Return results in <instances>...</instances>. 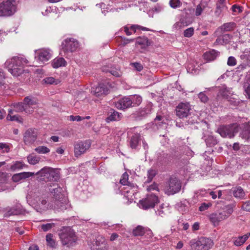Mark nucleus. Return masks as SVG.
<instances>
[{
  "mask_svg": "<svg viewBox=\"0 0 250 250\" xmlns=\"http://www.w3.org/2000/svg\"><path fill=\"white\" fill-rule=\"evenodd\" d=\"M12 112L13 111L12 109H9L8 110V114L6 117L7 120L11 121H16L19 123H23V118L19 115H11Z\"/></svg>",
  "mask_w": 250,
  "mask_h": 250,
  "instance_id": "nucleus-33",
  "label": "nucleus"
},
{
  "mask_svg": "<svg viewBox=\"0 0 250 250\" xmlns=\"http://www.w3.org/2000/svg\"><path fill=\"white\" fill-rule=\"evenodd\" d=\"M136 43L142 46L143 48L150 45L151 42L147 38L145 37H139L136 39Z\"/></svg>",
  "mask_w": 250,
  "mask_h": 250,
  "instance_id": "nucleus-35",
  "label": "nucleus"
},
{
  "mask_svg": "<svg viewBox=\"0 0 250 250\" xmlns=\"http://www.w3.org/2000/svg\"><path fill=\"white\" fill-rule=\"evenodd\" d=\"M212 206V204L210 202L208 203H202L201 206L199 208V210L200 211H203L208 209L210 207Z\"/></svg>",
  "mask_w": 250,
  "mask_h": 250,
  "instance_id": "nucleus-52",
  "label": "nucleus"
},
{
  "mask_svg": "<svg viewBox=\"0 0 250 250\" xmlns=\"http://www.w3.org/2000/svg\"><path fill=\"white\" fill-rule=\"evenodd\" d=\"M141 140V136L139 133H134L129 140V145L132 149L137 148Z\"/></svg>",
  "mask_w": 250,
  "mask_h": 250,
  "instance_id": "nucleus-24",
  "label": "nucleus"
},
{
  "mask_svg": "<svg viewBox=\"0 0 250 250\" xmlns=\"http://www.w3.org/2000/svg\"><path fill=\"white\" fill-rule=\"evenodd\" d=\"M44 83L47 84H53L55 82V79L53 77H47L43 79Z\"/></svg>",
  "mask_w": 250,
  "mask_h": 250,
  "instance_id": "nucleus-63",
  "label": "nucleus"
},
{
  "mask_svg": "<svg viewBox=\"0 0 250 250\" xmlns=\"http://www.w3.org/2000/svg\"><path fill=\"white\" fill-rule=\"evenodd\" d=\"M201 238H199L198 239H192L189 241V245L192 249L194 250H201Z\"/></svg>",
  "mask_w": 250,
  "mask_h": 250,
  "instance_id": "nucleus-36",
  "label": "nucleus"
},
{
  "mask_svg": "<svg viewBox=\"0 0 250 250\" xmlns=\"http://www.w3.org/2000/svg\"><path fill=\"white\" fill-rule=\"evenodd\" d=\"M204 8L205 6L204 5H202L201 4H198L195 10V15L196 16H199L201 15L204 9Z\"/></svg>",
  "mask_w": 250,
  "mask_h": 250,
  "instance_id": "nucleus-53",
  "label": "nucleus"
},
{
  "mask_svg": "<svg viewBox=\"0 0 250 250\" xmlns=\"http://www.w3.org/2000/svg\"><path fill=\"white\" fill-rule=\"evenodd\" d=\"M132 234L135 236H143L145 234V228L138 226L133 230Z\"/></svg>",
  "mask_w": 250,
  "mask_h": 250,
  "instance_id": "nucleus-42",
  "label": "nucleus"
},
{
  "mask_svg": "<svg viewBox=\"0 0 250 250\" xmlns=\"http://www.w3.org/2000/svg\"><path fill=\"white\" fill-rule=\"evenodd\" d=\"M128 175L126 172H125L122 175L120 181V183L122 185L126 186L125 188H124V192L127 193L130 192V190H132L133 188H134L137 187V185L135 184L128 182Z\"/></svg>",
  "mask_w": 250,
  "mask_h": 250,
  "instance_id": "nucleus-19",
  "label": "nucleus"
},
{
  "mask_svg": "<svg viewBox=\"0 0 250 250\" xmlns=\"http://www.w3.org/2000/svg\"><path fill=\"white\" fill-rule=\"evenodd\" d=\"M242 209L245 211L250 212V200L243 202Z\"/></svg>",
  "mask_w": 250,
  "mask_h": 250,
  "instance_id": "nucleus-57",
  "label": "nucleus"
},
{
  "mask_svg": "<svg viewBox=\"0 0 250 250\" xmlns=\"http://www.w3.org/2000/svg\"><path fill=\"white\" fill-rule=\"evenodd\" d=\"M25 167H27V166L22 161H17L14 162L13 164L11 166L10 169L11 171H14L21 170Z\"/></svg>",
  "mask_w": 250,
  "mask_h": 250,
  "instance_id": "nucleus-37",
  "label": "nucleus"
},
{
  "mask_svg": "<svg viewBox=\"0 0 250 250\" xmlns=\"http://www.w3.org/2000/svg\"><path fill=\"white\" fill-rule=\"evenodd\" d=\"M33 173L30 172H21L13 175L12 177V179L14 182H18L22 179H26L27 178L33 176Z\"/></svg>",
  "mask_w": 250,
  "mask_h": 250,
  "instance_id": "nucleus-26",
  "label": "nucleus"
},
{
  "mask_svg": "<svg viewBox=\"0 0 250 250\" xmlns=\"http://www.w3.org/2000/svg\"><path fill=\"white\" fill-rule=\"evenodd\" d=\"M54 226H55V224L51 223H47L46 224H42L41 226V228L44 231H47L50 230L51 229H52Z\"/></svg>",
  "mask_w": 250,
  "mask_h": 250,
  "instance_id": "nucleus-49",
  "label": "nucleus"
},
{
  "mask_svg": "<svg viewBox=\"0 0 250 250\" xmlns=\"http://www.w3.org/2000/svg\"><path fill=\"white\" fill-rule=\"evenodd\" d=\"M158 202V198L154 194H150L147 195L146 198L140 201V204L143 209H147L154 207Z\"/></svg>",
  "mask_w": 250,
  "mask_h": 250,
  "instance_id": "nucleus-13",
  "label": "nucleus"
},
{
  "mask_svg": "<svg viewBox=\"0 0 250 250\" xmlns=\"http://www.w3.org/2000/svg\"><path fill=\"white\" fill-rule=\"evenodd\" d=\"M232 37V36L229 34H225L222 37L223 41L225 44L228 43L230 40L231 39Z\"/></svg>",
  "mask_w": 250,
  "mask_h": 250,
  "instance_id": "nucleus-54",
  "label": "nucleus"
},
{
  "mask_svg": "<svg viewBox=\"0 0 250 250\" xmlns=\"http://www.w3.org/2000/svg\"><path fill=\"white\" fill-rule=\"evenodd\" d=\"M91 146V142L89 140L78 142L75 145L74 153L76 157L80 156L85 153Z\"/></svg>",
  "mask_w": 250,
  "mask_h": 250,
  "instance_id": "nucleus-15",
  "label": "nucleus"
},
{
  "mask_svg": "<svg viewBox=\"0 0 250 250\" xmlns=\"http://www.w3.org/2000/svg\"><path fill=\"white\" fill-rule=\"evenodd\" d=\"M181 185L178 179L174 176H171L165 184L164 191L168 195H173L180 191Z\"/></svg>",
  "mask_w": 250,
  "mask_h": 250,
  "instance_id": "nucleus-7",
  "label": "nucleus"
},
{
  "mask_svg": "<svg viewBox=\"0 0 250 250\" xmlns=\"http://www.w3.org/2000/svg\"><path fill=\"white\" fill-rule=\"evenodd\" d=\"M54 188H50L49 191L53 196L47 204V201L45 199H42L41 204L43 210L47 209H60L63 210L67 208V199L62 193V188L57 185H54Z\"/></svg>",
  "mask_w": 250,
  "mask_h": 250,
  "instance_id": "nucleus-1",
  "label": "nucleus"
},
{
  "mask_svg": "<svg viewBox=\"0 0 250 250\" xmlns=\"http://www.w3.org/2000/svg\"><path fill=\"white\" fill-rule=\"evenodd\" d=\"M206 143L207 145L209 146H212L217 143V141L216 139L214 138L212 136H209L207 139H206Z\"/></svg>",
  "mask_w": 250,
  "mask_h": 250,
  "instance_id": "nucleus-46",
  "label": "nucleus"
},
{
  "mask_svg": "<svg viewBox=\"0 0 250 250\" xmlns=\"http://www.w3.org/2000/svg\"><path fill=\"white\" fill-rule=\"evenodd\" d=\"M194 29L193 27H189L186 29L184 32V36L187 38L191 37L194 34Z\"/></svg>",
  "mask_w": 250,
  "mask_h": 250,
  "instance_id": "nucleus-47",
  "label": "nucleus"
},
{
  "mask_svg": "<svg viewBox=\"0 0 250 250\" xmlns=\"http://www.w3.org/2000/svg\"><path fill=\"white\" fill-rule=\"evenodd\" d=\"M157 162L161 165L166 166L172 163L170 154L160 152L158 154Z\"/></svg>",
  "mask_w": 250,
  "mask_h": 250,
  "instance_id": "nucleus-21",
  "label": "nucleus"
},
{
  "mask_svg": "<svg viewBox=\"0 0 250 250\" xmlns=\"http://www.w3.org/2000/svg\"><path fill=\"white\" fill-rule=\"evenodd\" d=\"M0 149H4L3 151L8 152L9 151V147L7 144L5 143H0Z\"/></svg>",
  "mask_w": 250,
  "mask_h": 250,
  "instance_id": "nucleus-60",
  "label": "nucleus"
},
{
  "mask_svg": "<svg viewBox=\"0 0 250 250\" xmlns=\"http://www.w3.org/2000/svg\"><path fill=\"white\" fill-rule=\"evenodd\" d=\"M201 238V250H208L212 248L214 244L211 239L204 237Z\"/></svg>",
  "mask_w": 250,
  "mask_h": 250,
  "instance_id": "nucleus-27",
  "label": "nucleus"
},
{
  "mask_svg": "<svg viewBox=\"0 0 250 250\" xmlns=\"http://www.w3.org/2000/svg\"><path fill=\"white\" fill-rule=\"evenodd\" d=\"M156 175V171L153 169H150L147 171V179L146 182H150L154 177Z\"/></svg>",
  "mask_w": 250,
  "mask_h": 250,
  "instance_id": "nucleus-45",
  "label": "nucleus"
},
{
  "mask_svg": "<svg viewBox=\"0 0 250 250\" xmlns=\"http://www.w3.org/2000/svg\"><path fill=\"white\" fill-rule=\"evenodd\" d=\"M169 154L172 163L181 166L186 163V160L182 158L183 156L182 152L178 148L172 149Z\"/></svg>",
  "mask_w": 250,
  "mask_h": 250,
  "instance_id": "nucleus-14",
  "label": "nucleus"
},
{
  "mask_svg": "<svg viewBox=\"0 0 250 250\" xmlns=\"http://www.w3.org/2000/svg\"><path fill=\"white\" fill-rule=\"evenodd\" d=\"M242 8L240 6L234 4L231 7V10L234 12L241 13L242 11Z\"/></svg>",
  "mask_w": 250,
  "mask_h": 250,
  "instance_id": "nucleus-59",
  "label": "nucleus"
},
{
  "mask_svg": "<svg viewBox=\"0 0 250 250\" xmlns=\"http://www.w3.org/2000/svg\"><path fill=\"white\" fill-rule=\"evenodd\" d=\"M28 63V61L22 57H15L11 60L7 61L4 65L8 71L14 76H20L24 71L23 65Z\"/></svg>",
  "mask_w": 250,
  "mask_h": 250,
  "instance_id": "nucleus-4",
  "label": "nucleus"
},
{
  "mask_svg": "<svg viewBox=\"0 0 250 250\" xmlns=\"http://www.w3.org/2000/svg\"><path fill=\"white\" fill-rule=\"evenodd\" d=\"M79 46L78 41L73 38H68L64 40L61 44V51L64 53L63 56L68 55L69 53L75 52Z\"/></svg>",
  "mask_w": 250,
  "mask_h": 250,
  "instance_id": "nucleus-6",
  "label": "nucleus"
},
{
  "mask_svg": "<svg viewBox=\"0 0 250 250\" xmlns=\"http://www.w3.org/2000/svg\"><path fill=\"white\" fill-rule=\"evenodd\" d=\"M14 0H6L0 3V17H9L16 12Z\"/></svg>",
  "mask_w": 250,
  "mask_h": 250,
  "instance_id": "nucleus-9",
  "label": "nucleus"
},
{
  "mask_svg": "<svg viewBox=\"0 0 250 250\" xmlns=\"http://www.w3.org/2000/svg\"><path fill=\"white\" fill-rule=\"evenodd\" d=\"M38 130L34 128L27 129L23 134V141L25 145H30L33 144L37 139Z\"/></svg>",
  "mask_w": 250,
  "mask_h": 250,
  "instance_id": "nucleus-12",
  "label": "nucleus"
},
{
  "mask_svg": "<svg viewBox=\"0 0 250 250\" xmlns=\"http://www.w3.org/2000/svg\"><path fill=\"white\" fill-rule=\"evenodd\" d=\"M235 27L236 23L235 22H230L225 23L216 30L214 34L215 36L219 37L225 32H230L233 31Z\"/></svg>",
  "mask_w": 250,
  "mask_h": 250,
  "instance_id": "nucleus-18",
  "label": "nucleus"
},
{
  "mask_svg": "<svg viewBox=\"0 0 250 250\" xmlns=\"http://www.w3.org/2000/svg\"><path fill=\"white\" fill-rule=\"evenodd\" d=\"M35 150L40 154H45L49 152L50 149L45 146H42L36 147Z\"/></svg>",
  "mask_w": 250,
  "mask_h": 250,
  "instance_id": "nucleus-43",
  "label": "nucleus"
},
{
  "mask_svg": "<svg viewBox=\"0 0 250 250\" xmlns=\"http://www.w3.org/2000/svg\"><path fill=\"white\" fill-rule=\"evenodd\" d=\"M108 90L106 84L100 83L97 86L91 88V93L96 97H102L107 94Z\"/></svg>",
  "mask_w": 250,
  "mask_h": 250,
  "instance_id": "nucleus-17",
  "label": "nucleus"
},
{
  "mask_svg": "<svg viewBox=\"0 0 250 250\" xmlns=\"http://www.w3.org/2000/svg\"><path fill=\"white\" fill-rule=\"evenodd\" d=\"M4 75L2 70L0 69V86L4 84Z\"/></svg>",
  "mask_w": 250,
  "mask_h": 250,
  "instance_id": "nucleus-64",
  "label": "nucleus"
},
{
  "mask_svg": "<svg viewBox=\"0 0 250 250\" xmlns=\"http://www.w3.org/2000/svg\"><path fill=\"white\" fill-rule=\"evenodd\" d=\"M231 191L233 196L236 198L240 200L245 199V192L241 187H233L231 189Z\"/></svg>",
  "mask_w": 250,
  "mask_h": 250,
  "instance_id": "nucleus-25",
  "label": "nucleus"
},
{
  "mask_svg": "<svg viewBox=\"0 0 250 250\" xmlns=\"http://www.w3.org/2000/svg\"><path fill=\"white\" fill-rule=\"evenodd\" d=\"M46 241L47 246L52 249L56 248L57 243L52 234L48 233L46 235Z\"/></svg>",
  "mask_w": 250,
  "mask_h": 250,
  "instance_id": "nucleus-31",
  "label": "nucleus"
},
{
  "mask_svg": "<svg viewBox=\"0 0 250 250\" xmlns=\"http://www.w3.org/2000/svg\"><path fill=\"white\" fill-rule=\"evenodd\" d=\"M240 136L243 139L248 140L250 139V124L244 125L243 128L240 133Z\"/></svg>",
  "mask_w": 250,
  "mask_h": 250,
  "instance_id": "nucleus-28",
  "label": "nucleus"
},
{
  "mask_svg": "<svg viewBox=\"0 0 250 250\" xmlns=\"http://www.w3.org/2000/svg\"><path fill=\"white\" fill-rule=\"evenodd\" d=\"M122 115L121 113L115 111L113 109H110L108 112V117L106 119L107 122L111 121H119L121 119Z\"/></svg>",
  "mask_w": 250,
  "mask_h": 250,
  "instance_id": "nucleus-23",
  "label": "nucleus"
},
{
  "mask_svg": "<svg viewBox=\"0 0 250 250\" xmlns=\"http://www.w3.org/2000/svg\"><path fill=\"white\" fill-rule=\"evenodd\" d=\"M129 96L124 97L117 102H115V105L118 109H125L131 107Z\"/></svg>",
  "mask_w": 250,
  "mask_h": 250,
  "instance_id": "nucleus-20",
  "label": "nucleus"
},
{
  "mask_svg": "<svg viewBox=\"0 0 250 250\" xmlns=\"http://www.w3.org/2000/svg\"><path fill=\"white\" fill-rule=\"evenodd\" d=\"M37 174L40 175L41 180L48 181H57L60 178L58 171L52 168L44 167L39 171Z\"/></svg>",
  "mask_w": 250,
  "mask_h": 250,
  "instance_id": "nucleus-8",
  "label": "nucleus"
},
{
  "mask_svg": "<svg viewBox=\"0 0 250 250\" xmlns=\"http://www.w3.org/2000/svg\"><path fill=\"white\" fill-rule=\"evenodd\" d=\"M236 203H233L225 205L218 211L212 213L209 215V219L211 223L216 226L219 223L228 218L233 213Z\"/></svg>",
  "mask_w": 250,
  "mask_h": 250,
  "instance_id": "nucleus-3",
  "label": "nucleus"
},
{
  "mask_svg": "<svg viewBox=\"0 0 250 250\" xmlns=\"http://www.w3.org/2000/svg\"><path fill=\"white\" fill-rule=\"evenodd\" d=\"M130 65L137 71H141L143 68V65L140 62H131Z\"/></svg>",
  "mask_w": 250,
  "mask_h": 250,
  "instance_id": "nucleus-51",
  "label": "nucleus"
},
{
  "mask_svg": "<svg viewBox=\"0 0 250 250\" xmlns=\"http://www.w3.org/2000/svg\"><path fill=\"white\" fill-rule=\"evenodd\" d=\"M227 64L229 66H233L236 64V60L233 57H229L228 60Z\"/></svg>",
  "mask_w": 250,
  "mask_h": 250,
  "instance_id": "nucleus-56",
  "label": "nucleus"
},
{
  "mask_svg": "<svg viewBox=\"0 0 250 250\" xmlns=\"http://www.w3.org/2000/svg\"><path fill=\"white\" fill-rule=\"evenodd\" d=\"M221 93L222 96L225 98H228L229 94H230L229 88L226 87H223L221 91Z\"/></svg>",
  "mask_w": 250,
  "mask_h": 250,
  "instance_id": "nucleus-55",
  "label": "nucleus"
},
{
  "mask_svg": "<svg viewBox=\"0 0 250 250\" xmlns=\"http://www.w3.org/2000/svg\"><path fill=\"white\" fill-rule=\"evenodd\" d=\"M198 98L200 101L204 103H206L208 102L209 99L206 95L204 92H201L198 94Z\"/></svg>",
  "mask_w": 250,
  "mask_h": 250,
  "instance_id": "nucleus-48",
  "label": "nucleus"
},
{
  "mask_svg": "<svg viewBox=\"0 0 250 250\" xmlns=\"http://www.w3.org/2000/svg\"><path fill=\"white\" fill-rule=\"evenodd\" d=\"M102 71L105 72H109L112 75L119 77L122 75V72L120 70L115 68H111L110 69H106V66H104L102 68Z\"/></svg>",
  "mask_w": 250,
  "mask_h": 250,
  "instance_id": "nucleus-39",
  "label": "nucleus"
},
{
  "mask_svg": "<svg viewBox=\"0 0 250 250\" xmlns=\"http://www.w3.org/2000/svg\"><path fill=\"white\" fill-rule=\"evenodd\" d=\"M27 160L30 164L34 165L39 162L40 158L34 154H31L27 157Z\"/></svg>",
  "mask_w": 250,
  "mask_h": 250,
  "instance_id": "nucleus-41",
  "label": "nucleus"
},
{
  "mask_svg": "<svg viewBox=\"0 0 250 250\" xmlns=\"http://www.w3.org/2000/svg\"><path fill=\"white\" fill-rule=\"evenodd\" d=\"M193 21V19L191 17H183L180 19V22L177 23V25H178L180 24V27H181L182 25L183 26H188L189 24H191Z\"/></svg>",
  "mask_w": 250,
  "mask_h": 250,
  "instance_id": "nucleus-40",
  "label": "nucleus"
},
{
  "mask_svg": "<svg viewBox=\"0 0 250 250\" xmlns=\"http://www.w3.org/2000/svg\"><path fill=\"white\" fill-rule=\"evenodd\" d=\"M250 236V233H247L243 236H240L234 238L233 243L236 246H242L248 239Z\"/></svg>",
  "mask_w": 250,
  "mask_h": 250,
  "instance_id": "nucleus-30",
  "label": "nucleus"
},
{
  "mask_svg": "<svg viewBox=\"0 0 250 250\" xmlns=\"http://www.w3.org/2000/svg\"><path fill=\"white\" fill-rule=\"evenodd\" d=\"M227 10L228 7L224 3H217L215 14L217 17H219L222 13L226 12Z\"/></svg>",
  "mask_w": 250,
  "mask_h": 250,
  "instance_id": "nucleus-38",
  "label": "nucleus"
},
{
  "mask_svg": "<svg viewBox=\"0 0 250 250\" xmlns=\"http://www.w3.org/2000/svg\"><path fill=\"white\" fill-rule=\"evenodd\" d=\"M52 66L54 68L64 66L66 64V62L62 57H58L54 59L51 62Z\"/></svg>",
  "mask_w": 250,
  "mask_h": 250,
  "instance_id": "nucleus-29",
  "label": "nucleus"
},
{
  "mask_svg": "<svg viewBox=\"0 0 250 250\" xmlns=\"http://www.w3.org/2000/svg\"><path fill=\"white\" fill-rule=\"evenodd\" d=\"M107 243L104 237L102 236L98 237L95 241V245L97 248L102 246Z\"/></svg>",
  "mask_w": 250,
  "mask_h": 250,
  "instance_id": "nucleus-44",
  "label": "nucleus"
},
{
  "mask_svg": "<svg viewBox=\"0 0 250 250\" xmlns=\"http://www.w3.org/2000/svg\"><path fill=\"white\" fill-rule=\"evenodd\" d=\"M238 131V125L234 124L221 126L217 130V132L222 137H228L230 138L233 137Z\"/></svg>",
  "mask_w": 250,
  "mask_h": 250,
  "instance_id": "nucleus-10",
  "label": "nucleus"
},
{
  "mask_svg": "<svg viewBox=\"0 0 250 250\" xmlns=\"http://www.w3.org/2000/svg\"><path fill=\"white\" fill-rule=\"evenodd\" d=\"M38 99L32 96L25 97L22 102L13 104V105L17 112H25L28 114H32L34 110L38 107Z\"/></svg>",
  "mask_w": 250,
  "mask_h": 250,
  "instance_id": "nucleus-2",
  "label": "nucleus"
},
{
  "mask_svg": "<svg viewBox=\"0 0 250 250\" xmlns=\"http://www.w3.org/2000/svg\"><path fill=\"white\" fill-rule=\"evenodd\" d=\"M35 58L39 62L44 63L48 61L51 57V51L48 49H41L36 52Z\"/></svg>",
  "mask_w": 250,
  "mask_h": 250,
  "instance_id": "nucleus-16",
  "label": "nucleus"
},
{
  "mask_svg": "<svg viewBox=\"0 0 250 250\" xmlns=\"http://www.w3.org/2000/svg\"><path fill=\"white\" fill-rule=\"evenodd\" d=\"M191 110L190 104L188 103H180L176 107V115L180 118L187 117Z\"/></svg>",
  "mask_w": 250,
  "mask_h": 250,
  "instance_id": "nucleus-11",
  "label": "nucleus"
},
{
  "mask_svg": "<svg viewBox=\"0 0 250 250\" xmlns=\"http://www.w3.org/2000/svg\"><path fill=\"white\" fill-rule=\"evenodd\" d=\"M121 39L122 40V44L123 46H125L127 44H128L131 42H134V41L135 40L134 39H127L125 37H121Z\"/></svg>",
  "mask_w": 250,
  "mask_h": 250,
  "instance_id": "nucleus-58",
  "label": "nucleus"
},
{
  "mask_svg": "<svg viewBox=\"0 0 250 250\" xmlns=\"http://www.w3.org/2000/svg\"><path fill=\"white\" fill-rule=\"evenodd\" d=\"M131 106H137L139 105L142 101V97L137 95L129 96Z\"/></svg>",
  "mask_w": 250,
  "mask_h": 250,
  "instance_id": "nucleus-32",
  "label": "nucleus"
},
{
  "mask_svg": "<svg viewBox=\"0 0 250 250\" xmlns=\"http://www.w3.org/2000/svg\"><path fill=\"white\" fill-rule=\"evenodd\" d=\"M169 4L172 8H176L179 7L182 5V3L180 0H170Z\"/></svg>",
  "mask_w": 250,
  "mask_h": 250,
  "instance_id": "nucleus-50",
  "label": "nucleus"
},
{
  "mask_svg": "<svg viewBox=\"0 0 250 250\" xmlns=\"http://www.w3.org/2000/svg\"><path fill=\"white\" fill-rule=\"evenodd\" d=\"M108 250V246L107 245V243L99 247L98 248L97 247H93L92 248V250Z\"/></svg>",
  "mask_w": 250,
  "mask_h": 250,
  "instance_id": "nucleus-61",
  "label": "nucleus"
},
{
  "mask_svg": "<svg viewBox=\"0 0 250 250\" xmlns=\"http://www.w3.org/2000/svg\"><path fill=\"white\" fill-rule=\"evenodd\" d=\"M218 55V52L214 50H212L206 52L204 54V59L208 61H212L214 60Z\"/></svg>",
  "mask_w": 250,
  "mask_h": 250,
  "instance_id": "nucleus-34",
  "label": "nucleus"
},
{
  "mask_svg": "<svg viewBox=\"0 0 250 250\" xmlns=\"http://www.w3.org/2000/svg\"><path fill=\"white\" fill-rule=\"evenodd\" d=\"M59 236L63 246L67 247L73 246L77 240L74 230L69 227H63L60 230Z\"/></svg>",
  "mask_w": 250,
  "mask_h": 250,
  "instance_id": "nucleus-5",
  "label": "nucleus"
},
{
  "mask_svg": "<svg viewBox=\"0 0 250 250\" xmlns=\"http://www.w3.org/2000/svg\"><path fill=\"white\" fill-rule=\"evenodd\" d=\"M23 211V209L21 205L18 204L13 208H7L4 215L5 216H10L11 215H19L22 213Z\"/></svg>",
  "mask_w": 250,
  "mask_h": 250,
  "instance_id": "nucleus-22",
  "label": "nucleus"
},
{
  "mask_svg": "<svg viewBox=\"0 0 250 250\" xmlns=\"http://www.w3.org/2000/svg\"><path fill=\"white\" fill-rule=\"evenodd\" d=\"M69 120L71 121H81L83 120V118L80 116L77 115V116H73V115H70L69 117Z\"/></svg>",
  "mask_w": 250,
  "mask_h": 250,
  "instance_id": "nucleus-62",
  "label": "nucleus"
}]
</instances>
